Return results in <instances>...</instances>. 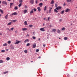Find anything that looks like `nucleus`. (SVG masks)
<instances>
[{"label": "nucleus", "instance_id": "1", "mask_svg": "<svg viewBox=\"0 0 77 77\" xmlns=\"http://www.w3.org/2000/svg\"><path fill=\"white\" fill-rule=\"evenodd\" d=\"M2 4H3L4 5H8V4H7V2L5 1H2Z\"/></svg>", "mask_w": 77, "mask_h": 77}, {"label": "nucleus", "instance_id": "2", "mask_svg": "<svg viewBox=\"0 0 77 77\" xmlns=\"http://www.w3.org/2000/svg\"><path fill=\"white\" fill-rule=\"evenodd\" d=\"M40 30L42 31V32H45V29L43 28H42L40 29Z\"/></svg>", "mask_w": 77, "mask_h": 77}, {"label": "nucleus", "instance_id": "3", "mask_svg": "<svg viewBox=\"0 0 77 77\" xmlns=\"http://www.w3.org/2000/svg\"><path fill=\"white\" fill-rule=\"evenodd\" d=\"M65 12H70V9H67L65 10Z\"/></svg>", "mask_w": 77, "mask_h": 77}, {"label": "nucleus", "instance_id": "4", "mask_svg": "<svg viewBox=\"0 0 77 77\" xmlns=\"http://www.w3.org/2000/svg\"><path fill=\"white\" fill-rule=\"evenodd\" d=\"M22 29L23 30V31H26V30H27V28H22Z\"/></svg>", "mask_w": 77, "mask_h": 77}, {"label": "nucleus", "instance_id": "5", "mask_svg": "<svg viewBox=\"0 0 77 77\" xmlns=\"http://www.w3.org/2000/svg\"><path fill=\"white\" fill-rule=\"evenodd\" d=\"M16 42L14 43L15 44H19L20 42V41H18V40H16Z\"/></svg>", "mask_w": 77, "mask_h": 77}, {"label": "nucleus", "instance_id": "6", "mask_svg": "<svg viewBox=\"0 0 77 77\" xmlns=\"http://www.w3.org/2000/svg\"><path fill=\"white\" fill-rule=\"evenodd\" d=\"M17 13L16 12H14V13H13V14H12V15L13 16V15H17Z\"/></svg>", "mask_w": 77, "mask_h": 77}, {"label": "nucleus", "instance_id": "7", "mask_svg": "<svg viewBox=\"0 0 77 77\" xmlns=\"http://www.w3.org/2000/svg\"><path fill=\"white\" fill-rule=\"evenodd\" d=\"M33 13V9H32L31 11L30 12L29 14L30 15H32Z\"/></svg>", "mask_w": 77, "mask_h": 77}, {"label": "nucleus", "instance_id": "8", "mask_svg": "<svg viewBox=\"0 0 77 77\" xmlns=\"http://www.w3.org/2000/svg\"><path fill=\"white\" fill-rule=\"evenodd\" d=\"M61 8H62L61 7H58L57 8H56V9H57V10H59V9H61Z\"/></svg>", "mask_w": 77, "mask_h": 77}, {"label": "nucleus", "instance_id": "9", "mask_svg": "<svg viewBox=\"0 0 77 77\" xmlns=\"http://www.w3.org/2000/svg\"><path fill=\"white\" fill-rule=\"evenodd\" d=\"M37 9L39 12H40V11H41V8L40 7H38L37 8Z\"/></svg>", "mask_w": 77, "mask_h": 77}, {"label": "nucleus", "instance_id": "10", "mask_svg": "<svg viewBox=\"0 0 77 77\" xmlns=\"http://www.w3.org/2000/svg\"><path fill=\"white\" fill-rule=\"evenodd\" d=\"M8 14H7L5 17V19H8Z\"/></svg>", "mask_w": 77, "mask_h": 77}, {"label": "nucleus", "instance_id": "11", "mask_svg": "<svg viewBox=\"0 0 77 77\" xmlns=\"http://www.w3.org/2000/svg\"><path fill=\"white\" fill-rule=\"evenodd\" d=\"M29 40L28 39H26V40H25V41H24V42L25 43H26V42H29Z\"/></svg>", "mask_w": 77, "mask_h": 77}, {"label": "nucleus", "instance_id": "12", "mask_svg": "<svg viewBox=\"0 0 77 77\" xmlns=\"http://www.w3.org/2000/svg\"><path fill=\"white\" fill-rule=\"evenodd\" d=\"M10 8H11V6H12V5H14V3H10Z\"/></svg>", "mask_w": 77, "mask_h": 77}, {"label": "nucleus", "instance_id": "13", "mask_svg": "<svg viewBox=\"0 0 77 77\" xmlns=\"http://www.w3.org/2000/svg\"><path fill=\"white\" fill-rule=\"evenodd\" d=\"M30 3L31 4H33V3H34V1L33 0H31Z\"/></svg>", "mask_w": 77, "mask_h": 77}, {"label": "nucleus", "instance_id": "14", "mask_svg": "<svg viewBox=\"0 0 77 77\" xmlns=\"http://www.w3.org/2000/svg\"><path fill=\"white\" fill-rule=\"evenodd\" d=\"M24 23L25 26L27 25V21H25Z\"/></svg>", "mask_w": 77, "mask_h": 77}, {"label": "nucleus", "instance_id": "15", "mask_svg": "<svg viewBox=\"0 0 77 77\" xmlns=\"http://www.w3.org/2000/svg\"><path fill=\"white\" fill-rule=\"evenodd\" d=\"M27 10H24L23 11V12L24 14H26V13H27Z\"/></svg>", "mask_w": 77, "mask_h": 77}, {"label": "nucleus", "instance_id": "16", "mask_svg": "<svg viewBox=\"0 0 77 77\" xmlns=\"http://www.w3.org/2000/svg\"><path fill=\"white\" fill-rule=\"evenodd\" d=\"M33 47L34 48L36 47V44L35 43L34 45H33Z\"/></svg>", "mask_w": 77, "mask_h": 77}, {"label": "nucleus", "instance_id": "17", "mask_svg": "<svg viewBox=\"0 0 77 77\" xmlns=\"http://www.w3.org/2000/svg\"><path fill=\"white\" fill-rule=\"evenodd\" d=\"M57 33H60V30L59 29H58L57 31Z\"/></svg>", "mask_w": 77, "mask_h": 77}, {"label": "nucleus", "instance_id": "18", "mask_svg": "<svg viewBox=\"0 0 77 77\" xmlns=\"http://www.w3.org/2000/svg\"><path fill=\"white\" fill-rule=\"evenodd\" d=\"M11 24H12V22H10L8 23L7 25H8V26H11Z\"/></svg>", "mask_w": 77, "mask_h": 77}, {"label": "nucleus", "instance_id": "19", "mask_svg": "<svg viewBox=\"0 0 77 77\" xmlns=\"http://www.w3.org/2000/svg\"><path fill=\"white\" fill-rule=\"evenodd\" d=\"M43 5V4H42V3H40L39 4V5L40 6V7H42V6Z\"/></svg>", "mask_w": 77, "mask_h": 77}, {"label": "nucleus", "instance_id": "20", "mask_svg": "<svg viewBox=\"0 0 77 77\" xmlns=\"http://www.w3.org/2000/svg\"><path fill=\"white\" fill-rule=\"evenodd\" d=\"M54 11L56 12V13H57L58 12V11H57L56 9H54Z\"/></svg>", "mask_w": 77, "mask_h": 77}, {"label": "nucleus", "instance_id": "21", "mask_svg": "<svg viewBox=\"0 0 77 77\" xmlns=\"http://www.w3.org/2000/svg\"><path fill=\"white\" fill-rule=\"evenodd\" d=\"M64 40H67L68 39V37H65L64 38Z\"/></svg>", "mask_w": 77, "mask_h": 77}, {"label": "nucleus", "instance_id": "22", "mask_svg": "<svg viewBox=\"0 0 77 77\" xmlns=\"http://www.w3.org/2000/svg\"><path fill=\"white\" fill-rule=\"evenodd\" d=\"M7 43H5L4 44H3V46L5 47V46H7Z\"/></svg>", "mask_w": 77, "mask_h": 77}, {"label": "nucleus", "instance_id": "23", "mask_svg": "<svg viewBox=\"0 0 77 77\" xmlns=\"http://www.w3.org/2000/svg\"><path fill=\"white\" fill-rule=\"evenodd\" d=\"M10 60V58L9 57H7L6 58L7 60Z\"/></svg>", "mask_w": 77, "mask_h": 77}, {"label": "nucleus", "instance_id": "24", "mask_svg": "<svg viewBox=\"0 0 77 77\" xmlns=\"http://www.w3.org/2000/svg\"><path fill=\"white\" fill-rule=\"evenodd\" d=\"M64 12H65V10H63L61 12V14H63V13H64Z\"/></svg>", "mask_w": 77, "mask_h": 77}, {"label": "nucleus", "instance_id": "25", "mask_svg": "<svg viewBox=\"0 0 77 77\" xmlns=\"http://www.w3.org/2000/svg\"><path fill=\"white\" fill-rule=\"evenodd\" d=\"M0 12H1L2 14H3V11L2 10L0 9Z\"/></svg>", "mask_w": 77, "mask_h": 77}, {"label": "nucleus", "instance_id": "26", "mask_svg": "<svg viewBox=\"0 0 77 77\" xmlns=\"http://www.w3.org/2000/svg\"><path fill=\"white\" fill-rule=\"evenodd\" d=\"M67 2L68 3H69L70 2H71V0H66Z\"/></svg>", "mask_w": 77, "mask_h": 77}, {"label": "nucleus", "instance_id": "27", "mask_svg": "<svg viewBox=\"0 0 77 77\" xmlns=\"http://www.w3.org/2000/svg\"><path fill=\"white\" fill-rule=\"evenodd\" d=\"M56 29H52V31L53 32H56Z\"/></svg>", "mask_w": 77, "mask_h": 77}, {"label": "nucleus", "instance_id": "28", "mask_svg": "<svg viewBox=\"0 0 77 77\" xmlns=\"http://www.w3.org/2000/svg\"><path fill=\"white\" fill-rule=\"evenodd\" d=\"M65 30V27H63L62 28V29H61V30Z\"/></svg>", "mask_w": 77, "mask_h": 77}, {"label": "nucleus", "instance_id": "29", "mask_svg": "<svg viewBox=\"0 0 77 77\" xmlns=\"http://www.w3.org/2000/svg\"><path fill=\"white\" fill-rule=\"evenodd\" d=\"M30 45V43H27L26 44V46L28 47V46H29Z\"/></svg>", "mask_w": 77, "mask_h": 77}, {"label": "nucleus", "instance_id": "30", "mask_svg": "<svg viewBox=\"0 0 77 77\" xmlns=\"http://www.w3.org/2000/svg\"><path fill=\"white\" fill-rule=\"evenodd\" d=\"M47 9V6H45V8H44V11H46L47 9Z\"/></svg>", "mask_w": 77, "mask_h": 77}, {"label": "nucleus", "instance_id": "31", "mask_svg": "<svg viewBox=\"0 0 77 77\" xmlns=\"http://www.w3.org/2000/svg\"><path fill=\"white\" fill-rule=\"evenodd\" d=\"M54 3V1L52 0L51 1V4H53Z\"/></svg>", "mask_w": 77, "mask_h": 77}, {"label": "nucleus", "instance_id": "32", "mask_svg": "<svg viewBox=\"0 0 77 77\" xmlns=\"http://www.w3.org/2000/svg\"><path fill=\"white\" fill-rule=\"evenodd\" d=\"M14 9H15V10H17V9H18V7H15V8H14Z\"/></svg>", "mask_w": 77, "mask_h": 77}, {"label": "nucleus", "instance_id": "33", "mask_svg": "<svg viewBox=\"0 0 77 77\" xmlns=\"http://www.w3.org/2000/svg\"><path fill=\"white\" fill-rule=\"evenodd\" d=\"M1 52H2V53H5V50H2L1 51Z\"/></svg>", "mask_w": 77, "mask_h": 77}, {"label": "nucleus", "instance_id": "34", "mask_svg": "<svg viewBox=\"0 0 77 77\" xmlns=\"http://www.w3.org/2000/svg\"><path fill=\"white\" fill-rule=\"evenodd\" d=\"M32 26H33V25H29V27H31V28H32Z\"/></svg>", "mask_w": 77, "mask_h": 77}, {"label": "nucleus", "instance_id": "35", "mask_svg": "<svg viewBox=\"0 0 77 77\" xmlns=\"http://www.w3.org/2000/svg\"><path fill=\"white\" fill-rule=\"evenodd\" d=\"M19 3H23V0H19Z\"/></svg>", "mask_w": 77, "mask_h": 77}, {"label": "nucleus", "instance_id": "36", "mask_svg": "<svg viewBox=\"0 0 77 77\" xmlns=\"http://www.w3.org/2000/svg\"><path fill=\"white\" fill-rule=\"evenodd\" d=\"M14 28H11V30H12V31L14 30Z\"/></svg>", "mask_w": 77, "mask_h": 77}, {"label": "nucleus", "instance_id": "37", "mask_svg": "<svg viewBox=\"0 0 77 77\" xmlns=\"http://www.w3.org/2000/svg\"><path fill=\"white\" fill-rule=\"evenodd\" d=\"M8 71H6V72H4V74H7V73H8Z\"/></svg>", "mask_w": 77, "mask_h": 77}, {"label": "nucleus", "instance_id": "38", "mask_svg": "<svg viewBox=\"0 0 77 77\" xmlns=\"http://www.w3.org/2000/svg\"><path fill=\"white\" fill-rule=\"evenodd\" d=\"M3 61L2 60H0V63H3Z\"/></svg>", "mask_w": 77, "mask_h": 77}, {"label": "nucleus", "instance_id": "39", "mask_svg": "<svg viewBox=\"0 0 77 77\" xmlns=\"http://www.w3.org/2000/svg\"><path fill=\"white\" fill-rule=\"evenodd\" d=\"M21 5H22V4L21 3H20L19 5V7H20V6H21Z\"/></svg>", "mask_w": 77, "mask_h": 77}, {"label": "nucleus", "instance_id": "40", "mask_svg": "<svg viewBox=\"0 0 77 77\" xmlns=\"http://www.w3.org/2000/svg\"><path fill=\"white\" fill-rule=\"evenodd\" d=\"M17 21V20H12V21L13 22H15Z\"/></svg>", "mask_w": 77, "mask_h": 77}, {"label": "nucleus", "instance_id": "41", "mask_svg": "<svg viewBox=\"0 0 77 77\" xmlns=\"http://www.w3.org/2000/svg\"><path fill=\"white\" fill-rule=\"evenodd\" d=\"M25 53H27V50H25L24 51Z\"/></svg>", "mask_w": 77, "mask_h": 77}, {"label": "nucleus", "instance_id": "42", "mask_svg": "<svg viewBox=\"0 0 77 77\" xmlns=\"http://www.w3.org/2000/svg\"><path fill=\"white\" fill-rule=\"evenodd\" d=\"M32 38H33V39H36V37H34V36H32Z\"/></svg>", "mask_w": 77, "mask_h": 77}, {"label": "nucleus", "instance_id": "43", "mask_svg": "<svg viewBox=\"0 0 77 77\" xmlns=\"http://www.w3.org/2000/svg\"><path fill=\"white\" fill-rule=\"evenodd\" d=\"M11 42L10 41H8V44H11Z\"/></svg>", "mask_w": 77, "mask_h": 77}, {"label": "nucleus", "instance_id": "44", "mask_svg": "<svg viewBox=\"0 0 77 77\" xmlns=\"http://www.w3.org/2000/svg\"><path fill=\"white\" fill-rule=\"evenodd\" d=\"M55 7H57V4L56 3L55 4Z\"/></svg>", "mask_w": 77, "mask_h": 77}, {"label": "nucleus", "instance_id": "45", "mask_svg": "<svg viewBox=\"0 0 77 77\" xmlns=\"http://www.w3.org/2000/svg\"><path fill=\"white\" fill-rule=\"evenodd\" d=\"M39 51V49H36V52H38V51Z\"/></svg>", "mask_w": 77, "mask_h": 77}, {"label": "nucleus", "instance_id": "46", "mask_svg": "<svg viewBox=\"0 0 77 77\" xmlns=\"http://www.w3.org/2000/svg\"><path fill=\"white\" fill-rule=\"evenodd\" d=\"M6 30H9V31H11V29H9V28H7Z\"/></svg>", "mask_w": 77, "mask_h": 77}, {"label": "nucleus", "instance_id": "47", "mask_svg": "<svg viewBox=\"0 0 77 77\" xmlns=\"http://www.w3.org/2000/svg\"><path fill=\"white\" fill-rule=\"evenodd\" d=\"M51 10H49V13L50 14V13H51Z\"/></svg>", "mask_w": 77, "mask_h": 77}, {"label": "nucleus", "instance_id": "48", "mask_svg": "<svg viewBox=\"0 0 77 77\" xmlns=\"http://www.w3.org/2000/svg\"><path fill=\"white\" fill-rule=\"evenodd\" d=\"M33 10H34V11L35 12V11H36V9L35 8H34Z\"/></svg>", "mask_w": 77, "mask_h": 77}, {"label": "nucleus", "instance_id": "49", "mask_svg": "<svg viewBox=\"0 0 77 77\" xmlns=\"http://www.w3.org/2000/svg\"><path fill=\"white\" fill-rule=\"evenodd\" d=\"M15 32L16 33H18V31L17 30H16Z\"/></svg>", "mask_w": 77, "mask_h": 77}, {"label": "nucleus", "instance_id": "50", "mask_svg": "<svg viewBox=\"0 0 77 77\" xmlns=\"http://www.w3.org/2000/svg\"><path fill=\"white\" fill-rule=\"evenodd\" d=\"M62 19H60V21H62Z\"/></svg>", "mask_w": 77, "mask_h": 77}, {"label": "nucleus", "instance_id": "51", "mask_svg": "<svg viewBox=\"0 0 77 77\" xmlns=\"http://www.w3.org/2000/svg\"><path fill=\"white\" fill-rule=\"evenodd\" d=\"M25 8H27V6L26 5H25Z\"/></svg>", "mask_w": 77, "mask_h": 77}, {"label": "nucleus", "instance_id": "52", "mask_svg": "<svg viewBox=\"0 0 77 77\" xmlns=\"http://www.w3.org/2000/svg\"><path fill=\"white\" fill-rule=\"evenodd\" d=\"M10 17H12V14L10 15Z\"/></svg>", "mask_w": 77, "mask_h": 77}, {"label": "nucleus", "instance_id": "53", "mask_svg": "<svg viewBox=\"0 0 77 77\" xmlns=\"http://www.w3.org/2000/svg\"><path fill=\"white\" fill-rule=\"evenodd\" d=\"M48 21H50V17H48Z\"/></svg>", "mask_w": 77, "mask_h": 77}, {"label": "nucleus", "instance_id": "54", "mask_svg": "<svg viewBox=\"0 0 77 77\" xmlns=\"http://www.w3.org/2000/svg\"><path fill=\"white\" fill-rule=\"evenodd\" d=\"M37 3H38V1H35V3H36V4H37Z\"/></svg>", "mask_w": 77, "mask_h": 77}, {"label": "nucleus", "instance_id": "55", "mask_svg": "<svg viewBox=\"0 0 77 77\" xmlns=\"http://www.w3.org/2000/svg\"><path fill=\"white\" fill-rule=\"evenodd\" d=\"M26 36H27L29 37V34H27V35H26Z\"/></svg>", "mask_w": 77, "mask_h": 77}, {"label": "nucleus", "instance_id": "56", "mask_svg": "<svg viewBox=\"0 0 77 77\" xmlns=\"http://www.w3.org/2000/svg\"><path fill=\"white\" fill-rule=\"evenodd\" d=\"M43 45V46L44 47H45V45Z\"/></svg>", "mask_w": 77, "mask_h": 77}, {"label": "nucleus", "instance_id": "57", "mask_svg": "<svg viewBox=\"0 0 77 77\" xmlns=\"http://www.w3.org/2000/svg\"><path fill=\"white\" fill-rule=\"evenodd\" d=\"M51 9H52V8H50V10H51Z\"/></svg>", "mask_w": 77, "mask_h": 77}, {"label": "nucleus", "instance_id": "58", "mask_svg": "<svg viewBox=\"0 0 77 77\" xmlns=\"http://www.w3.org/2000/svg\"><path fill=\"white\" fill-rule=\"evenodd\" d=\"M69 75H68L67 76V77H69Z\"/></svg>", "mask_w": 77, "mask_h": 77}, {"label": "nucleus", "instance_id": "59", "mask_svg": "<svg viewBox=\"0 0 77 77\" xmlns=\"http://www.w3.org/2000/svg\"><path fill=\"white\" fill-rule=\"evenodd\" d=\"M0 35H2V33L0 32Z\"/></svg>", "mask_w": 77, "mask_h": 77}, {"label": "nucleus", "instance_id": "60", "mask_svg": "<svg viewBox=\"0 0 77 77\" xmlns=\"http://www.w3.org/2000/svg\"><path fill=\"white\" fill-rule=\"evenodd\" d=\"M1 3H2V1H0V4H1Z\"/></svg>", "mask_w": 77, "mask_h": 77}, {"label": "nucleus", "instance_id": "61", "mask_svg": "<svg viewBox=\"0 0 77 77\" xmlns=\"http://www.w3.org/2000/svg\"><path fill=\"white\" fill-rule=\"evenodd\" d=\"M41 57H38V58L39 59H41Z\"/></svg>", "mask_w": 77, "mask_h": 77}, {"label": "nucleus", "instance_id": "62", "mask_svg": "<svg viewBox=\"0 0 77 77\" xmlns=\"http://www.w3.org/2000/svg\"><path fill=\"white\" fill-rule=\"evenodd\" d=\"M45 21H47V19L46 18V19H45Z\"/></svg>", "mask_w": 77, "mask_h": 77}, {"label": "nucleus", "instance_id": "63", "mask_svg": "<svg viewBox=\"0 0 77 77\" xmlns=\"http://www.w3.org/2000/svg\"><path fill=\"white\" fill-rule=\"evenodd\" d=\"M46 19V18H44V20H45Z\"/></svg>", "mask_w": 77, "mask_h": 77}, {"label": "nucleus", "instance_id": "64", "mask_svg": "<svg viewBox=\"0 0 77 77\" xmlns=\"http://www.w3.org/2000/svg\"><path fill=\"white\" fill-rule=\"evenodd\" d=\"M0 17H2V15H1V14H0Z\"/></svg>", "mask_w": 77, "mask_h": 77}]
</instances>
